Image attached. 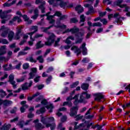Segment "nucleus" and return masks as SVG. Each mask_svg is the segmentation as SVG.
<instances>
[{"label": "nucleus", "mask_w": 130, "mask_h": 130, "mask_svg": "<svg viewBox=\"0 0 130 130\" xmlns=\"http://www.w3.org/2000/svg\"><path fill=\"white\" fill-rule=\"evenodd\" d=\"M39 95H40V92H37L35 94H34L32 96H28L27 98V100L28 101H32V100H33V99H34L35 97H37V96H39Z\"/></svg>", "instance_id": "20"}, {"label": "nucleus", "mask_w": 130, "mask_h": 130, "mask_svg": "<svg viewBox=\"0 0 130 130\" xmlns=\"http://www.w3.org/2000/svg\"><path fill=\"white\" fill-rule=\"evenodd\" d=\"M13 102L9 100H5L3 101L2 99H0V105L3 104L4 106H9V105H11Z\"/></svg>", "instance_id": "11"}, {"label": "nucleus", "mask_w": 130, "mask_h": 130, "mask_svg": "<svg viewBox=\"0 0 130 130\" xmlns=\"http://www.w3.org/2000/svg\"><path fill=\"white\" fill-rule=\"evenodd\" d=\"M1 96L2 97V98H4V97H5V96H7V93H6V92L5 91H4V90H3V91L1 92Z\"/></svg>", "instance_id": "59"}, {"label": "nucleus", "mask_w": 130, "mask_h": 130, "mask_svg": "<svg viewBox=\"0 0 130 130\" xmlns=\"http://www.w3.org/2000/svg\"><path fill=\"white\" fill-rule=\"evenodd\" d=\"M86 126H87V125H86L85 123H81L79 124V127L78 129H79V130H88V129H89L87 127L86 128Z\"/></svg>", "instance_id": "24"}, {"label": "nucleus", "mask_w": 130, "mask_h": 130, "mask_svg": "<svg viewBox=\"0 0 130 130\" xmlns=\"http://www.w3.org/2000/svg\"><path fill=\"white\" fill-rule=\"evenodd\" d=\"M16 4V0H14L12 1L11 3H9L8 2L5 3L3 6L4 7H12L13 5H15Z\"/></svg>", "instance_id": "25"}, {"label": "nucleus", "mask_w": 130, "mask_h": 130, "mask_svg": "<svg viewBox=\"0 0 130 130\" xmlns=\"http://www.w3.org/2000/svg\"><path fill=\"white\" fill-rule=\"evenodd\" d=\"M102 26V23L100 22H95L93 23L92 27H101Z\"/></svg>", "instance_id": "41"}, {"label": "nucleus", "mask_w": 130, "mask_h": 130, "mask_svg": "<svg viewBox=\"0 0 130 130\" xmlns=\"http://www.w3.org/2000/svg\"><path fill=\"white\" fill-rule=\"evenodd\" d=\"M27 52L20 51L18 53V56H20V55H26Z\"/></svg>", "instance_id": "61"}, {"label": "nucleus", "mask_w": 130, "mask_h": 130, "mask_svg": "<svg viewBox=\"0 0 130 130\" xmlns=\"http://www.w3.org/2000/svg\"><path fill=\"white\" fill-rule=\"evenodd\" d=\"M36 5H39V4H41V5H45V1L43 0H36Z\"/></svg>", "instance_id": "39"}, {"label": "nucleus", "mask_w": 130, "mask_h": 130, "mask_svg": "<svg viewBox=\"0 0 130 130\" xmlns=\"http://www.w3.org/2000/svg\"><path fill=\"white\" fill-rule=\"evenodd\" d=\"M94 96H95L94 100L97 101H100L101 99H103V98H104V95H103L101 93H96L94 94Z\"/></svg>", "instance_id": "12"}, {"label": "nucleus", "mask_w": 130, "mask_h": 130, "mask_svg": "<svg viewBox=\"0 0 130 130\" xmlns=\"http://www.w3.org/2000/svg\"><path fill=\"white\" fill-rule=\"evenodd\" d=\"M31 72L30 73H32V74H36L37 73V69L36 68H31Z\"/></svg>", "instance_id": "62"}, {"label": "nucleus", "mask_w": 130, "mask_h": 130, "mask_svg": "<svg viewBox=\"0 0 130 130\" xmlns=\"http://www.w3.org/2000/svg\"><path fill=\"white\" fill-rule=\"evenodd\" d=\"M76 11L78 12V14H81L84 12V8L81 6V5H78L75 8Z\"/></svg>", "instance_id": "16"}, {"label": "nucleus", "mask_w": 130, "mask_h": 130, "mask_svg": "<svg viewBox=\"0 0 130 130\" xmlns=\"http://www.w3.org/2000/svg\"><path fill=\"white\" fill-rule=\"evenodd\" d=\"M34 15H37L38 16H39V10H38V8H36L34 10Z\"/></svg>", "instance_id": "56"}, {"label": "nucleus", "mask_w": 130, "mask_h": 130, "mask_svg": "<svg viewBox=\"0 0 130 130\" xmlns=\"http://www.w3.org/2000/svg\"><path fill=\"white\" fill-rule=\"evenodd\" d=\"M11 124H7L5 123L2 127L0 128V129L9 130L10 128H11Z\"/></svg>", "instance_id": "22"}, {"label": "nucleus", "mask_w": 130, "mask_h": 130, "mask_svg": "<svg viewBox=\"0 0 130 130\" xmlns=\"http://www.w3.org/2000/svg\"><path fill=\"white\" fill-rule=\"evenodd\" d=\"M71 23H78V20L75 18H73L70 20Z\"/></svg>", "instance_id": "64"}, {"label": "nucleus", "mask_w": 130, "mask_h": 130, "mask_svg": "<svg viewBox=\"0 0 130 130\" xmlns=\"http://www.w3.org/2000/svg\"><path fill=\"white\" fill-rule=\"evenodd\" d=\"M28 88H29L28 86V83H25V84L22 85L21 89L22 90H28Z\"/></svg>", "instance_id": "37"}, {"label": "nucleus", "mask_w": 130, "mask_h": 130, "mask_svg": "<svg viewBox=\"0 0 130 130\" xmlns=\"http://www.w3.org/2000/svg\"><path fill=\"white\" fill-rule=\"evenodd\" d=\"M8 32H9V28L6 27L5 26H2L0 28V34L2 37H7L8 35Z\"/></svg>", "instance_id": "5"}, {"label": "nucleus", "mask_w": 130, "mask_h": 130, "mask_svg": "<svg viewBox=\"0 0 130 130\" xmlns=\"http://www.w3.org/2000/svg\"><path fill=\"white\" fill-rule=\"evenodd\" d=\"M26 60L30 61V62H35V63L37 62V60L34 59V58L32 56H30L29 58H26Z\"/></svg>", "instance_id": "31"}, {"label": "nucleus", "mask_w": 130, "mask_h": 130, "mask_svg": "<svg viewBox=\"0 0 130 130\" xmlns=\"http://www.w3.org/2000/svg\"><path fill=\"white\" fill-rule=\"evenodd\" d=\"M100 21L102 22V23H103V25H106V24L108 23L107 20L105 19V18L102 19L100 20Z\"/></svg>", "instance_id": "58"}, {"label": "nucleus", "mask_w": 130, "mask_h": 130, "mask_svg": "<svg viewBox=\"0 0 130 130\" xmlns=\"http://www.w3.org/2000/svg\"><path fill=\"white\" fill-rule=\"evenodd\" d=\"M50 5H56L57 2H59L58 0H49L48 1Z\"/></svg>", "instance_id": "38"}, {"label": "nucleus", "mask_w": 130, "mask_h": 130, "mask_svg": "<svg viewBox=\"0 0 130 130\" xmlns=\"http://www.w3.org/2000/svg\"><path fill=\"white\" fill-rule=\"evenodd\" d=\"M55 39H56V37L55 35H54L53 34L50 33L48 41L45 43V45H47V46H51V45L54 43Z\"/></svg>", "instance_id": "1"}, {"label": "nucleus", "mask_w": 130, "mask_h": 130, "mask_svg": "<svg viewBox=\"0 0 130 130\" xmlns=\"http://www.w3.org/2000/svg\"><path fill=\"white\" fill-rule=\"evenodd\" d=\"M61 122H64L65 121H67V116H63L61 118Z\"/></svg>", "instance_id": "63"}, {"label": "nucleus", "mask_w": 130, "mask_h": 130, "mask_svg": "<svg viewBox=\"0 0 130 130\" xmlns=\"http://www.w3.org/2000/svg\"><path fill=\"white\" fill-rule=\"evenodd\" d=\"M36 127L39 129H43L44 126L41 124V123H38L36 125Z\"/></svg>", "instance_id": "32"}, {"label": "nucleus", "mask_w": 130, "mask_h": 130, "mask_svg": "<svg viewBox=\"0 0 130 130\" xmlns=\"http://www.w3.org/2000/svg\"><path fill=\"white\" fill-rule=\"evenodd\" d=\"M28 80H31V79H34V77H35V74L30 72Z\"/></svg>", "instance_id": "53"}, {"label": "nucleus", "mask_w": 130, "mask_h": 130, "mask_svg": "<svg viewBox=\"0 0 130 130\" xmlns=\"http://www.w3.org/2000/svg\"><path fill=\"white\" fill-rule=\"evenodd\" d=\"M78 110H79V106L72 107L70 109V112L69 113V115L72 117L76 116L77 114H78Z\"/></svg>", "instance_id": "4"}, {"label": "nucleus", "mask_w": 130, "mask_h": 130, "mask_svg": "<svg viewBox=\"0 0 130 130\" xmlns=\"http://www.w3.org/2000/svg\"><path fill=\"white\" fill-rule=\"evenodd\" d=\"M14 79L15 77L14 75L13 74H11L9 76L8 82L12 85L13 89H16L17 88V84H16V81H14Z\"/></svg>", "instance_id": "6"}, {"label": "nucleus", "mask_w": 130, "mask_h": 130, "mask_svg": "<svg viewBox=\"0 0 130 130\" xmlns=\"http://www.w3.org/2000/svg\"><path fill=\"white\" fill-rule=\"evenodd\" d=\"M45 112V108L42 107L40 110H38L36 112V113L38 114H40L41 113H44Z\"/></svg>", "instance_id": "27"}, {"label": "nucleus", "mask_w": 130, "mask_h": 130, "mask_svg": "<svg viewBox=\"0 0 130 130\" xmlns=\"http://www.w3.org/2000/svg\"><path fill=\"white\" fill-rule=\"evenodd\" d=\"M80 31H82V32H78L77 35V41L75 42L76 44L82 43L83 39H84L83 36H84L85 34V30H84V29L83 28H81Z\"/></svg>", "instance_id": "2"}, {"label": "nucleus", "mask_w": 130, "mask_h": 130, "mask_svg": "<svg viewBox=\"0 0 130 130\" xmlns=\"http://www.w3.org/2000/svg\"><path fill=\"white\" fill-rule=\"evenodd\" d=\"M85 8H88V11L86 13V15H90V14H93L94 13V8L92 5L86 4L84 5Z\"/></svg>", "instance_id": "8"}, {"label": "nucleus", "mask_w": 130, "mask_h": 130, "mask_svg": "<svg viewBox=\"0 0 130 130\" xmlns=\"http://www.w3.org/2000/svg\"><path fill=\"white\" fill-rule=\"evenodd\" d=\"M35 88H38V90H42L44 88V84L38 85L35 86Z\"/></svg>", "instance_id": "45"}, {"label": "nucleus", "mask_w": 130, "mask_h": 130, "mask_svg": "<svg viewBox=\"0 0 130 130\" xmlns=\"http://www.w3.org/2000/svg\"><path fill=\"white\" fill-rule=\"evenodd\" d=\"M85 95V99H89L91 98V94H88L87 92H83Z\"/></svg>", "instance_id": "52"}, {"label": "nucleus", "mask_w": 130, "mask_h": 130, "mask_svg": "<svg viewBox=\"0 0 130 130\" xmlns=\"http://www.w3.org/2000/svg\"><path fill=\"white\" fill-rule=\"evenodd\" d=\"M53 27V25H50L48 27H43V28H42V30L43 32H44L45 33H47V34H48V35H50V32L48 31V30H49L50 28H52Z\"/></svg>", "instance_id": "17"}, {"label": "nucleus", "mask_w": 130, "mask_h": 130, "mask_svg": "<svg viewBox=\"0 0 130 130\" xmlns=\"http://www.w3.org/2000/svg\"><path fill=\"white\" fill-rule=\"evenodd\" d=\"M78 48L79 47H78V46H73L71 47V50H74V52L75 53Z\"/></svg>", "instance_id": "57"}, {"label": "nucleus", "mask_w": 130, "mask_h": 130, "mask_svg": "<svg viewBox=\"0 0 130 130\" xmlns=\"http://www.w3.org/2000/svg\"><path fill=\"white\" fill-rule=\"evenodd\" d=\"M22 28H23V26L17 27V32L14 38L15 40H19L21 38L20 36H21V33H22Z\"/></svg>", "instance_id": "7"}, {"label": "nucleus", "mask_w": 130, "mask_h": 130, "mask_svg": "<svg viewBox=\"0 0 130 130\" xmlns=\"http://www.w3.org/2000/svg\"><path fill=\"white\" fill-rule=\"evenodd\" d=\"M59 3V6L60 8H62L63 9H66L67 8V6H68V3L64 2L65 0H58Z\"/></svg>", "instance_id": "14"}, {"label": "nucleus", "mask_w": 130, "mask_h": 130, "mask_svg": "<svg viewBox=\"0 0 130 130\" xmlns=\"http://www.w3.org/2000/svg\"><path fill=\"white\" fill-rule=\"evenodd\" d=\"M60 41V38H58L56 41H55V43L54 44V47L59 46V42Z\"/></svg>", "instance_id": "30"}, {"label": "nucleus", "mask_w": 130, "mask_h": 130, "mask_svg": "<svg viewBox=\"0 0 130 130\" xmlns=\"http://www.w3.org/2000/svg\"><path fill=\"white\" fill-rule=\"evenodd\" d=\"M75 118H76V120L78 121V120H80L82 119L84 116H81L80 114L79 115H76V116H73Z\"/></svg>", "instance_id": "33"}, {"label": "nucleus", "mask_w": 130, "mask_h": 130, "mask_svg": "<svg viewBox=\"0 0 130 130\" xmlns=\"http://www.w3.org/2000/svg\"><path fill=\"white\" fill-rule=\"evenodd\" d=\"M28 118H33L34 117V114L32 113V112H29L27 115Z\"/></svg>", "instance_id": "54"}, {"label": "nucleus", "mask_w": 130, "mask_h": 130, "mask_svg": "<svg viewBox=\"0 0 130 130\" xmlns=\"http://www.w3.org/2000/svg\"><path fill=\"white\" fill-rule=\"evenodd\" d=\"M7 59H8L9 60L11 58V56H12V55H13V52H12L11 51H9L7 53Z\"/></svg>", "instance_id": "50"}, {"label": "nucleus", "mask_w": 130, "mask_h": 130, "mask_svg": "<svg viewBox=\"0 0 130 130\" xmlns=\"http://www.w3.org/2000/svg\"><path fill=\"white\" fill-rule=\"evenodd\" d=\"M30 31H34L28 33V35H33V34H35V33H36V32H37L38 31V27L37 26V25L31 26L30 27Z\"/></svg>", "instance_id": "10"}, {"label": "nucleus", "mask_w": 130, "mask_h": 130, "mask_svg": "<svg viewBox=\"0 0 130 130\" xmlns=\"http://www.w3.org/2000/svg\"><path fill=\"white\" fill-rule=\"evenodd\" d=\"M107 13V12L106 11L103 12H102L101 11H99V16H100V17H101L102 18L103 17H104V16H105L106 15Z\"/></svg>", "instance_id": "47"}, {"label": "nucleus", "mask_w": 130, "mask_h": 130, "mask_svg": "<svg viewBox=\"0 0 130 130\" xmlns=\"http://www.w3.org/2000/svg\"><path fill=\"white\" fill-rule=\"evenodd\" d=\"M25 78H26V76H23L21 78L17 79L16 81L17 83H21L25 80Z\"/></svg>", "instance_id": "46"}, {"label": "nucleus", "mask_w": 130, "mask_h": 130, "mask_svg": "<svg viewBox=\"0 0 130 130\" xmlns=\"http://www.w3.org/2000/svg\"><path fill=\"white\" fill-rule=\"evenodd\" d=\"M78 122H73L71 123L72 125H74V129H79V125H77Z\"/></svg>", "instance_id": "40"}, {"label": "nucleus", "mask_w": 130, "mask_h": 130, "mask_svg": "<svg viewBox=\"0 0 130 130\" xmlns=\"http://www.w3.org/2000/svg\"><path fill=\"white\" fill-rule=\"evenodd\" d=\"M56 127V125L55 124V123H53L51 124V127H50V129L51 130H53L55 128V127Z\"/></svg>", "instance_id": "60"}, {"label": "nucleus", "mask_w": 130, "mask_h": 130, "mask_svg": "<svg viewBox=\"0 0 130 130\" xmlns=\"http://www.w3.org/2000/svg\"><path fill=\"white\" fill-rule=\"evenodd\" d=\"M41 37H43V34H37L34 37V39H38Z\"/></svg>", "instance_id": "51"}, {"label": "nucleus", "mask_w": 130, "mask_h": 130, "mask_svg": "<svg viewBox=\"0 0 130 130\" xmlns=\"http://www.w3.org/2000/svg\"><path fill=\"white\" fill-rule=\"evenodd\" d=\"M41 121L43 123V124H46L48 122H52L54 121V118L53 117H43L42 115H41Z\"/></svg>", "instance_id": "3"}, {"label": "nucleus", "mask_w": 130, "mask_h": 130, "mask_svg": "<svg viewBox=\"0 0 130 130\" xmlns=\"http://www.w3.org/2000/svg\"><path fill=\"white\" fill-rule=\"evenodd\" d=\"M51 80H52V76H49L48 78L46 80V83L47 84H49L50 82H51Z\"/></svg>", "instance_id": "49"}, {"label": "nucleus", "mask_w": 130, "mask_h": 130, "mask_svg": "<svg viewBox=\"0 0 130 130\" xmlns=\"http://www.w3.org/2000/svg\"><path fill=\"white\" fill-rule=\"evenodd\" d=\"M80 103H87V101L86 100V98L85 96V93L83 92L80 96L79 99Z\"/></svg>", "instance_id": "13"}, {"label": "nucleus", "mask_w": 130, "mask_h": 130, "mask_svg": "<svg viewBox=\"0 0 130 130\" xmlns=\"http://www.w3.org/2000/svg\"><path fill=\"white\" fill-rule=\"evenodd\" d=\"M81 88L83 90H88V88H89V84L87 83H83L81 85Z\"/></svg>", "instance_id": "29"}, {"label": "nucleus", "mask_w": 130, "mask_h": 130, "mask_svg": "<svg viewBox=\"0 0 130 130\" xmlns=\"http://www.w3.org/2000/svg\"><path fill=\"white\" fill-rule=\"evenodd\" d=\"M37 60H39V62H40L41 63H43V62L44 61V59H43V57L42 56V55L39 56L37 58Z\"/></svg>", "instance_id": "36"}, {"label": "nucleus", "mask_w": 130, "mask_h": 130, "mask_svg": "<svg viewBox=\"0 0 130 130\" xmlns=\"http://www.w3.org/2000/svg\"><path fill=\"white\" fill-rule=\"evenodd\" d=\"M36 46V49H39V48L43 47V46H44V45L43 44H41V41H40L37 43Z\"/></svg>", "instance_id": "26"}, {"label": "nucleus", "mask_w": 130, "mask_h": 130, "mask_svg": "<svg viewBox=\"0 0 130 130\" xmlns=\"http://www.w3.org/2000/svg\"><path fill=\"white\" fill-rule=\"evenodd\" d=\"M85 46L86 43H84L80 47V49L82 50V54L83 55H86V54H87V48L85 47Z\"/></svg>", "instance_id": "15"}, {"label": "nucleus", "mask_w": 130, "mask_h": 130, "mask_svg": "<svg viewBox=\"0 0 130 130\" xmlns=\"http://www.w3.org/2000/svg\"><path fill=\"white\" fill-rule=\"evenodd\" d=\"M57 128L59 130H65L66 129V127H62V123H59Z\"/></svg>", "instance_id": "43"}, {"label": "nucleus", "mask_w": 130, "mask_h": 130, "mask_svg": "<svg viewBox=\"0 0 130 130\" xmlns=\"http://www.w3.org/2000/svg\"><path fill=\"white\" fill-rule=\"evenodd\" d=\"M71 32L74 34L75 33H77V32H79V28L76 26H74L73 28L71 29Z\"/></svg>", "instance_id": "28"}, {"label": "nucleus", "mask_w": 130, "mask_h": 130, "mask_svg": "<svg viewBox=\"0 0 130 130\" xmlns=\"http://www.w3.org/2000/svg\"><path fill=\"white\" fill-rule=\"evenodd\" d=\"M81 53H82V51H81V49L79 48L75 51V53H77V56H78L79 55L81 54Z\"/></svg>", "instance_id": "55"}, {"label": "nucleus", "mask_w": 130, "mask_h": 130, "mask_svg": "<svg viewBox=\"0 0 130 130\" xmlns=\"http://www.w3.org/2000/svg\"><path fill=\"white\" fill-rule=\"evenodd\" d=\"M0 43L3 44H9V41L7 39H0Z\"/></svg>", "instance_id": "35"}, {"label": "nucleus", "mask_w": 130, "mask_h": 130, "mask_svg": "<svg viewBox=\"0 0 130 130\" xmlns=\"http://www.w3.org/2000/svg\"><path fill=\"white\" fill-rule=\"evenodd\" d=\"M38 8L41 10L42 14L45 13V10L46 9L45 8V4H41L40 6H39Z\"/></svg>", "instance_id": "19"}, {"label": "nucleus", "mask_w": 130, "mask_h": 130, "mask_svg": "<svg viewBox=\"0 0 130 130\" xmlns=\"http://www.w3.org/2000/svg\"><path fill=\"white\" fill-rule=\"evenodd\" d=\"M7 46L4 45L0 47V54H6L7 51H6V48Z\"/></svg>", "instance_id": "21"}, {"label": "nucleus", "mask_w": 130, "mask_h": 130, "mask_svg": "<svg viewBox=\"0 0 130 130\" xmlns=\"http://www.w3.org/2000/svg\"><path fill=\"white\" fill-rule=\"evenodd\" d=\"M14 35H15V33L12 31H11L9 32L8 39L9 41H12L13 40V38H14Z\"/></svg>", "instance_id": "23"}, {"label": "nucleus", "mask_w": 130, "mask_h": 130, "mask_svg": "<svg viewBox=\"0 0 130 130\" xmlns=\"http://www.w3.org/2000/svg\"><path fill=\"white\" fill-rule=\"evenodd\" d=\"M30 66H29V63H25L23 64L22 68L24 70H28L29 69Z\"/></svg>", "instance_id": "42"}, {"label": "nucleus", "mask_w": 130, "mask_h": 130, "mask_svg": "<svg viewBox=\"0 0 130 130\" xmlns=\"http://www.w3.org/2000/svg\"><path fill=\"white\" fill-rule=\"evenodd\" d=\"M12 10H9L7 11H5L3 12V10H0V17L2 19H6L7 18V14H9V13H11Z\"/></svg>", "instance_id": "9"}, {"label": "nucleus", "mask_w": 130, "mask_h": 130, "mask_svg": "<svg viewBox=\"0 0 130 130\" xmlns=\"http://www.w3.org/2000/svg\"><path fill=\"white\" fill-rule=\"evenodd\" d=\"M8 67V64H5L3 65V68L4 70V71H11V70H13L14 68H13V66H12V64H9V67L7 68Z\"/></svg>", "instance_id": "18"}, {"label": "nucleus", "mask_w": 130, "mask_h": 130, "mask_svg": "<svg viewBox=\"0 0 130 130\" xmlns=\"http://www.w3.org/2000/svg\"><path fill=\"white\" fill-rule=\"evenodd\" d=\"M78 85H79V81H76V82L73 83V84L70 85V87L71 88H76V87H77V86H78Z\"/></svg>", "instance_id": "44"}, {"label": "nucleus", "mask_w": 130, "mask_h": 130, "mask_svg": "<svg viewBox=\"0 0 130 130\" xmlns=\"http://www.w3.org/2000/svg\"><path fill=\"white\" fill-rule=\"evenodd\" d=\"M24 123L25 122L24 121V120H22L18 122V125H19L20 127H21V128H22V127L24 126Z\"/></svg>", "instance_id": "48"}, {"label": "nucleus", "mask_w": 130, "mask_h": 130, "mask_svg": "<svg viewBox=\"0 0 130 130\" xmlns=\"http://www.w3.org/2000/svg\"><path fill=\"white\" fill-rule=\"evenodd\" d=\"M5 54H0V60H4V61L6 62L9 60V59L5 58V56H3Z\"/></svg>", "instance_id": "34"}]
</instances>
